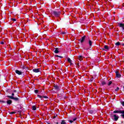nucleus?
Here are the masks:
<instances>
[{
  "instance_id": "nucleus-22",
  "label": "nucleus",
  "mask_w": 124,
  "mask_h": 124,
  "mask_svg": "<svg viewBox=\"0 0 124 124\" xmlns=\"http://www.w3.org/2000/svg\"><path fill=\"white\" fill-rule=\"evenodd\" d=\"M122 114L121 115V117L123 118V119H124V113H121Z\"/></svg>"
},
{
  "instance_id": "nucleus-19",
  "label": "nucleus",
  "mask_w": 124,
  "mask_h": 124,
  "mask_svg": "<svg viewBox=\"0 0 124 124\" xmlns=\"http://www.w3.org/2000/svg\"><path fill=\"white\" fill-rule=\"evenodd\" d=\"M61 124H66V123H65V121L64 120H63L62 121Z\"/></svg>"
},
{
  "instance_id": "nucleus-21",
  "label": "nucleus",
  "mask_w": 124,
  "mask_h": 124,
  "mask_svg": "<svg viewBox=\"0 0 124 124\" xmlns=\"http://www.w3.org/2000/svg\"><path fill=\"white\" fill-rule=\"evenodd\" d=\"M38 97H39V98H43V96H42L40 95H37Z\"/></svg>"
},
{
  "instance_id": "nucleus-31",
  "label": "nucleus",
  "mask_w": 124,
  "mask_h": 124,
  "mask_svg": "<svg viewBox=\"0 0 124 124\" xmlns=\"http://www.w3.org/2000/svg\"><path fill=\"white\" fill-rule=\"evenodd\" d=\"M76 120H77V118H74V119L73 120V122H74V121H76Z\"/></svg>"
},
{
  "instance_id": "nucleus-7",
  "label": "nucleus",
  "mask_w": 124,
  "mask_h": 124,
  "mask_svg": "<svg viewBox=\"0 0 124 124\" xmlns=\"http://www.w3.org/2000/svg\"><path fill=\"white\" fill-rule=\"evenodd\" d=\"M86 37V36H84L82 37L80 40L79 41H80L81 43H83L84 41H85V38Z\"/></svg>"
},
{
  "instance_id": "nucleus-29",
  "label": "nucleus",
  "mask_w": 124,
  "mask_h": 124,
  "mask_svg": "<svg viewBox=\"0 0 124 124\" xmlns=\"http://www.w3.org/2000/svg\"><path fill=\"white\" fill-rule=\"evenodd\" d=\"M69 123L72 124V123H73V120H69Z\"/></svg>"
},
{
  "instance_id": "nucleus-8",
  "label": "nucleus",
  "mask_w": 124,
  "mask_h": 124,
  "mask_svg": "<svg viewBox=\"0 0 124 124\" xmlns=\"http://www.w3.org/2000/svg\"><path fill=\"white\" fill-rule=\"evenodd\" d=\"M33 72H35L36 73H37L40 71V69H33Z\"/></svg>"
},
{
  "instance_id": "nucleus-34",
  "label": "nucleus",
  "mask_w": 124,
  "mask_h": 124,
  "mask_svg": "<svg viewBox=\"0 0 124 124\" xmlns=\"http://www.w3.org/2000/svg\"><path fill=\"white\" fill-rule=\"evenodd\" d=\"M0 44H4V43L3 42H1L0 43Z\"/></svg>"
},
{
  "instance_id": "nucleus-2",
  "label": "nucleus",
  "mask_w": 124,
  "mask_h": 124,
  "mask_svg": "<svg viewBox=\"0 0 124 124\" xmlns=\"http://www.w3.org/2000/svg\"><path fill=\"white\" fill-rule=\"evenodd\" d=\"M113 113L114 114H124V110H114L113 111Z\"/></svg>"
},
{
  "instance_id": "nucleus-15",
  "label": "nucleus",
  "mask_w": 124,
  "mask_h": 124,
  "mask_svg": "<svg viewBox=\"0 0 124 124\" xmlns=\"http://www.w3.org/2000/svg\"><path fill=\"white\" fill-rule=\"evenodd\" d=\"M115 45L116 46H120V45H121V43H120V42H118L115 44Z\"/></svg>"
},
{
  "instance_id": "nucleus-3",
  "label": "nucleus",
  "mask_w": 124,
  "mask_h": 124,
  "mask_svg": "<svg viewBox=\"0 0 124 124\" xmlns=\"http://www.w3.org/2000/svg\"><path fill=\"white\" fill-rule=\"evenodd\" d=\"M52 13L53 14H54L55 16H56V17H59V16L61 15V12L60 11L59 12L53 11L52 12Z\"/></svg>"
},
{
  "instance_id": "nucleus-25",
  "label": "nucleus",
  "mask_w": 124,
  "mask_h": 124,
  "mask_svg": "<svg viewBox=\"0 0 124 124\" xmlns=\"http://www.w3.org/2000/svg\"><path fill=\"white\" fill-rule=\"evenodd\" d=\"M111 84H112V82L111 81H109L108 83V86H110V85H111Z\"/></svg>"
},
{
  "instance_id": "nucleus-9",
  "label": "nucleus",
  "mask_w": 124,
  "mask_h": 124,
  "mask_svg": "<svg viewBox=\"0 0 124 124\" xmlns=\"http://www.w3.org/2000/svg\"><path fill=\"white\" fill-rule=\"evenodd\" d=\"M88 44L89 45L90 47L91 48V47H92V46L93 45V41H92L91 40H90L88 41Z\"/></svg>"
},
{
  "instance_id": "nucleus-6",
  "label": "nucleus",
  "mask_w": 124,
  "mask_h": 124,
  "mask_svg": "<svg viewBox=\"0 0 124 124\" xmlns=\"http://www.w3.org/2000/svg\"><path fill=\"white\" fill-rule=\"evenodd\" d=\"M115 73H116V77H117V78H121V74H120V73H119V71H116L115 72Z\"/></svg>"
},
{
  "instance_id": "nucleus-11",
  "label": "nucleus",
  "mask_w": 124,
  "mask_h": 124,
  "mask_svg": "<svg viewBox=\"0 0 124 124\" xmlns=\"http://www.w3.org/2000/svg\"><path fill=\"white\" fill-rule=\"evenodd\" d=\"M54 53H55V54H59V48H56L54 50Z\"/></svg>"
},
{
  "instance_id": "nucleus-5",
  "label": "nucleus",
  "mask_w": 124,
  "mask_h": 124,
  "mask_svg": "<svg viewBox=\"0 0 124 124\" xmlns=\"http://www.w3.org/2000/svg\"><path fill=\"white\" fill-rule=\"evenodd\" d=\"M16 73L18 74V75H22V74H23V72L18 70H16Z\"/></svg>"
},
{
  "instance_id": "nucleus-1",
  "label": "nucleus",
  "mask_w": 124,
  "mask_h": 124,
  "mask_svg": "<svg viewBox=\"0 0 124 124\" xmlns=\"http://www.w3.org/2000/svg\"><path fill=\"white\" fill-rule=\"evenodd\" d=\"M110 117L114 122H117L119 120V116L117 114H114L113 113L110 114Z\"/></svg>"
},
{
  "instance_id": "nucleus-28",
  "label": "nucleus",
  "mask_w": 124,
  "mask_h": 124,
  "mask_svg": "<svg viewBox=\"0 0 124 124\" xmlns=\"http://www.w3.org/2000/svg\"><path fill=\"white\" fill-rule=\"evenodd\" d=\"M35 93H38V90H35Z\"/></svg>"
},
{
  "instance_id": "nucleus-23",
  "label": "nucleus",
  "mask_w": 124,
  "mask_h": 124,
  "mask_svg": "<svg viewBox=\"0 0 124 124\" xmlns=\"http://www.w3.org/2000/svg\"><path fill=\"white\" fill-rule=\"evenodd\" d=\"M56 57H57L58 58H61V59H62V56H60L59 55H56Z\"/></svg>"
},
{
  "instance_id": "nucleus-35",
  "label": "nucleus",
  "mask_w": 124,
  "mask_h": 124,
  "mask_svg": "<svg viewBox=\"0 0 124 124\" xmlns=\"http://www.w3.org/2000/svg\"><path fill=\"white\" fill-rule=\"evenodd\" d=\"M12 96H14V93H13L12 94Z\"/></svg>"
},
{
  "instance_id": "nucleus-32",
  "label": "nucleus",
  "mask_w": 124,
  "mask_h": 124,
  "mask_svg": "<svg viewBox=\"0 0 124 124\" xmlns=\"http://www.w3.org/2000/svg\"><path fill=\"white\" fill-rule=\"evenodd\" d=\"M10 114H15V112H10Z\"/></svg>"
},
{
  "instance_id": "nucleus-18",
  "label": "nucleus",
  "mask_w": 124,
  "mask_h": 124,
  "mask_svg": "<svg viewBox=\"0 0 124 124\" xmlns=\"http://www.w3.org/2000/svg\"><path fill=\"white\" fill-rule=\"evenodd\" d=\"M32 110H36V107H35V106H33L32 107Z\"/></svg>"
},
{
  "instance_id": "nucleus-4",
  "label": "nucleus",
  "mask_w": 124,
  "mask_h": 124,
  "mask_svg": "<svg viewBox=\"0 0 124 124\" xmlns=\"http://www.w3.org/2000/svg\"><path fill=\"white\" fill-rule=\"evenodd\" d=\"M7 97H9L10 99H13L15 101H18L19 100V98L17 97H14L13 96H7Z\"/></svg>"
},
{
  "instance_id": "nucleus-24",
  "label": "nucleus",
  "mask_w": 124,
  "mask_h": 124,
  "mask_svg": "<svg viewBox=\"0 0 124 124\" xmlns=\"http://www.w3.org/2000/svg\"><path fill=\"white\" fill-rule=\"evenodd\" d=\"M120 90V88L119 87H117V88L115 89V92H118Z\"/></svg>"
},
{
  "instance_id": "nucleus-10",
  "label": "nucleus",
  "mask_w": 124,
  "mask_h": 124,
  "mask_svg": "<svg viewBox=\"0 0 124 124\" xmlns=\"http://www.w3.org/2000/svg\"><path fill=\"white\" fill-rule=\"evenodd\" d=\"M67 61H68V62H69L70 63V64H72V61L71 60V59H70V58H68Z\"/></svg>"
},
{
  "instance_id": "nucleus-17",
  "label": "nucleus",
  "mask_w": 124,
  "mask_h": 124,
  "mask_svg": "<svg viewBox=\"0 0 124 124\" xmlns=\"http://www.w3.org/2000/svg\"><path fill=\"white\" fill-rule=\"evenodd\" d=\"M106 82H105V81H102L101 82V84L102 86H104V85H106Z\"/></svg>"
},
{
  "instance_id": "nucleus-30",
  "label": "nucleus",
  "mask_w": 124,
  "mask_h": 124,
  "mask_svg": "<svg viewBox=\"0 0 124 124\" xmlns=\"http://www.w3.org/2000/svg\"><path fill=\"white\" fill-rule=\"evenodd\" d=\"M43 97L44 98H48V97H47L46 96H43Z\"/></svg>"
},
{
  "instance_id": "nucleus-27",
  "label": "nucleus",
  "mask_w": 124,
  "mask_h": 124,
  "mask_svg": "<svg viewBox=\"0 0 124 124\" xmlns=\"http://www.w3.org/2000/svg\"><path fill=\"white\" fill-rule=\"evenodd\" d=\"M12 21H14V22H16V19H15V18H12Z\"/></svg>"
},
{
  "instance_id": "nucleus-13",
  "label": "nucleus",
  "mask_w": 124,
  "mask_h": 124,
  "mask_svg": "<svg viewBox=\"0 0 124 124\" xmlns=\"http://www.w3.org/2000/svg\"><path fill=\"white\" fill-rule=\"evenodd\" d=\"M83 56H78V60H79V61H82L83 60Z\"/></svg>"
},
{
  "instance_id": "nucleus-14",
  "label": "nucleus",
  "mask_w": 124,
  "mask_h": 124,
  "mask_svg": "<svg viewBox=\"0 0 124 124\" xmlns=\"http://www.w3.org/2000/svg\"><path fill=\"white\" fill-rule=\"evenodd\" d=\"M7 104H11L12 103V101L11 100H8L7 101Z\"/></svg>"
},
{
  "instance_id": "nucleus-12",
  "label": "nucleus",
  "mask_w": 124,
  "mask_h": 124,
  "mask_svg": "<svg viewBox=\"0 0 124 124\" xmlns=\"http://www.w3.org/2000/svg\"><path fill=\"white\" fill-rule=\"evenodd\" d=\"M54 89H55V90H57L58 91V90H59V89H60V87H59V86H58V85H55Z\"/></svg>"
},
{
  "instance_id": "nucleus-26",
  "label": "nucleus",
  "mask_w": 124,
  "mask_h": 124,
  "mask_svg": "<svg viewBox=\"0 0 124 124\" xmlns=\"http://www.w3.org/2000/svg\"><path fill=\"white\" fill-rule=\"evenodd\" d=\"M122 105H123V106H124V101H121V102Z\"/></svg>"
},
{
  "instance_id": "nucleus-20",
  "label": "nucleus",
  "mask_w": 124,
  "mask_h": 124,
  "mask_svg": "<svg viewBox=\"0 0 124 124\" xmlns=\"http://www.w3.org/2000/svg\"><path fill=\"white\" fill-rule=\"evenodd\" d=\"M67 33V31L62 32L61 33V34H66Z\"/></svg>"
},
{
  "instance_id": "nucleus-36",
  "label": "nucleus",
  "mask_w": 124,
  "mask_h": 124,
  "mask_svg": "<svg viewBox=\"0 0 124 124\" xmlns=\"http://www.w3.org/2000/svg\"><path fill=\"white\" fill-rule=\"evenodd\" d=\"M122 45H123V46H124V44H123Z\"/></svg>"
},
{
  "instance_id": "nucleus-16",
  "label": "nucleus",
  "mask_w": 124,
  "mask_h": 124,
  "mask_svg": "<svg viewBox=\"0 0 124 124\" xmlns=\"http://www.w3.org/2000/svg\"><path fill=\"white\" fill-rule=\"evenodd\" d=\"M104 48L106 50H108V49H109V47H108V46H104Z\"/></svg>"
},
{
  "instance_id": "nucleus-33",
  "label": "nucleus",
  "mask_w": 124,
  "mask_h": 124,
  "mask_svg": "<svg viewBox=\"0 0 124 124\" xmlns=\"http://www.w3.org/2000/svg\"><path fill=\"white\" fill-rule=\"evenodd\" d=\"M0 102H2L3 103H5V102L4 101H0Z\"/></svg>"
}]
</instances>
